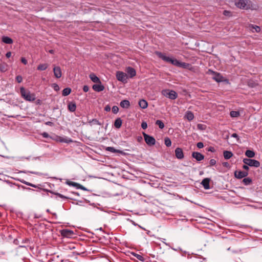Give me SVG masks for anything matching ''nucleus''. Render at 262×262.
I'll return each instance as SVG.
<instances>
[{
  "label": "nucleus",
  "instance_id": "09e8293b",
  "mask_svg": "<svg viewBox=\"0 0 262 262\" xmlns=\"http://www.w3.org/2000/svg\"><path fill=\"white\" fill-rule=\"evenodd\" d=\"M21 62L23 63H24L25 65L27 64V63H28V61H27V59L25 58H24V57H22L21 58Z\"/></svg>",
  "mask_w": 262,
  "mask_h": 262
},
{
  "label": "nucleus",
  "instance_id": "e2e57ef3",
  "mask_svg": "<svg viewBox=\"0 0 262 262\" xmlns=\"http://www.w3.org/2000/svg\"><path fill=\"white\" fill-rule=\"evenodd\" d=\"M243 169H245L246 170H249V167H248V165H243Z\"/></svg>",
  "mask_w": 262,
  "mask_h": 262
},
{
  "label": "nucleus",
  "instance_id": "1a4fd4ad",
  "mask_svg": "<svg viewBox=\"0 0 262 262\" xmlns=\"http://www.w3.org/2000/svg\"><path fill=\"white\" fill-rule=\"evenodd\" d=\"M247 3H248V0H236L235 4L240 9H246Z\"/></svg>",
  "mask_w": 262,
  "mask_h": 262
},
{
  "label": "nucleus",
  "instance_id": "a19ab883",
  "mask_svg": "<svg viewBox=\"0 0 262 262\" xmlns=\"http://www.w3.org/2000/svg\"><path fill=\"white\" fill-rule=\"evenodd\" d=\"M216 162L215 159H212L209 161L210 166H214L215 165Z\"/></svg>",
  "mask_w": 262,
  "mask_h": 262
},
{
  "label": "nucleus",
  "instance_id": "6ab92c4d",
  "mask_svg": "<svg viewBox=\"0 0 262 262\" xmlns=\"http://www.w3.org/2000/svg\"><path fill=\"white\" fill-rule=\"evenodd\" d=\"M120 105L124 108H127L130 106V102L127 100H123L120 102Z\"/></svg>",
  "mask_w": 262,
  "mask_h": 262
},
{
  "label": "nucleus",
  "instance_id": "f704fd0d",
  "mask_svg": "<svg viewBox=\"0 0 262 262\" xmlns=\"http://www.w3.org/2000/svg\"><path fill=\"white\" fill-rule=\"evenodd\" d=\"M164 143L166 146L167 147H169L171 145V141L170 139L168 137L165 138Z\"/></svg>",
  "mask_w": 262,
  "mask_h": 262
},
{
  "label": "nucleus",
  "instance_id": "9b49d317",
  "mask_svg": "<svg viewBox=\"0 0 262 262\" xmlns=\"http://www.w3.org/2000/svg\"><path fill=\"white\" fill-rule=\"evenodd\" d=\"M54 76L57 78H59L62 76L61 68L59 67H55L53 68Z\"/></svg>",
  "mask_w": 262,
  "mask_h": 262
},
{
  "label": "nucleus",
  "instance_id": "0eeeda50",
  "mask_svg": "<svg viewBox=\"0 0 262 262\" xmlns=\"http://www.w3.org/2000/svg\"><path fill=\"white\" fill-rule=\"evenodd\" d=\"M60 233L63 237L67 238H72L75 235L73 231L67 229L61 230Z\"/></svg>",
  "mask_w": 262,
  "mask_h": 262
},
{
  "label": "nucleus",
  "instance_id": "39448f33",
  "mask_svg": "<svg viewBox=\"0 0 262 262\" xmlns=\"http://www.w3.org/2000/svg\"><path fill=\"white\" fill-rule=\"evenodd\" d=\"M243 162L249 166H253L256 168L260 166V162L254 159L245 158L244 159Z\"/></svg>",
  "mask_w": 262,
  "mask_h": 262
},
{
  "label": "nucleus",
  "instance_id": "c03bdc74",
  "mask_svg": "<svg viewBox=\"0 0 262 262\" xmlns=\"http://www.w3.org/2000/svg\"><path fill=\"white\" fill-rule=\"evenodd\" d=\"M141 127L143 129H145L147 128V124L146 122H142L141 123Z\"/></svg>",
  "mask_w": 262,
  "mask_h": 262
},
{
  "label": "nucleus",
  "instance_id": "f257e3e1",
  "mask_svg": "<svg viewBox=\"0 0 262 262\" xmlns=\"http://www.w3.org/2000/svg\"><path fill=\"white\" fill-rule=\"evenodd\" d=\"M155 54L158 56V57L162 59L164 61L170 63L178 67H181L184 69H189V67L191 66L188 63L181 62L176 59H172L171 58L167 57L163 53L159 51H156L155 52Z\"/></svg>",
  "mask_w": 262,
  "mask_h": 262
},
{
  "label": "nucleus",
  "instance_id": "680f3d73",
  "mask_svg": "<svg viewBox=\"0 0 262 262\" xmlns=\"http://www.w3.org/2000/svg\"><path fill=\"white\" fill-rule=\"evenodd\" d=\"M61 141L65 142V143H70L72 141L71 140H67L64 139H62Z\"/></svg>",
  "mask_w": 262,
  "mask_h": 262
},
{
  "label": "nucleus",
  "instance_id": "7c9ffc66",
  "mask_svg": "<svg viewBox=\"0 0 262 262\" xmlns=\"http://www.w3.org/2000/svg\"><path fill=\"white\" fill-rule=\"evenodd\" d=\"M156 124L159 126L160 129H163L164 127V123L160 120H158L156 121Z\"/></svg>",
  "mask_w": 262,
  "mask_h": 262
},
{
  "label": "nucleus",
  "instance_id": "338daca9",
  "mask_svg": "<svg viewBox=\"0 0 262 262\" xmlns=\"http://www.w3.org/2000/svg\"><path fill=\"white\" fill-rule=\"evenodd\" d=\"M49 52L51 54H53L54 53V51L53 50H50Z\"/></svg>",
  "mask_w": 262,
  "mask_h": 262
},
{
  "label": "nucleus",
  "instance_id": "c756f323",
  "mask_svg": "<svg viewBox=\"0 0 262 262\" xmlns=\"http://www.w3.org/2000/svg\"><path fill=\"white\" fill-rule=\"evenodd\" d=\"M71 92V89L69 88H65L62 92V95L63 96H67L69 95Z\"/></svg>",
  "mask_w": 262,
  "mask_h": 262
},
{
  "label": "nucleus",
  "instance_id": "c9c22d12",
  "mask_svg": "<svg viewBox=\"0 0 262 262\" xmlns=\"http://www.w3.org/2000/svg\"><path fill=\"white\" fill-rule=\"evenodd\" d=\"M243 182L246 185H249L251 182H252V180L250 178H244L243 180Z\"/></svg>",
  "mask_w": 262,
  "mask_h": 262
},
{
  "label": "nucleus",
  "instance_id": "dca6fc26",
  "mask_svg": "<svg viewBox=\"0 0 262 262\" xmlns=\"http://www.w3.org/2000/svg\"><path fill=\"white\" fill-rule=\"evenodd\" d=\"M210 179L209 178H205L202 180L201 184L203 185L205 189H210Z\"/></svg>",
  "mask_w": 262,
  "mask_h": 262
},
{
  "label": "nucleus",
  "instance_id": "3c124183",
  "mask_svg": "<svg viewBox=\"0 0 262 262\" xmlns=\"http://www.w3.org/2000/svg\"><path fill=\"white\" fill-rule=\"evenodd\" d=\"M41 135L43 137L46 138L49 137V134L46 132H43Z\"/></svg>",
  "mask_w": 262,
  "mask_h": 262
},
{
  "label": "nucleus",
  "instance_id": "a878e982",
  "mask_svg": "<svg viewBox=\"0 0 262 262\" xmlns=\"http://www.w3.org/2000/svg\"><path fill=\"white\" fill-rule=\"evenodd\" d=\"M2 41L7 44H11L13 43V40L8 36H3L2 37Z\"/></svg>",
  "mask_w": 262,
  "mask_h": 262
},
{
  "label": "nucleus",
  "instance_id": "ddd939ff",
  "mask_svg": "<svg viewBox=\"0 0 262 262\" xmlns=\"http://www.w3.org/2000/svg\"><path fill=\"white\" fill-rule=\"evenodd\" d=\"M246 9L257 10L258 8L256 4L253 3L251 1L248 0Z\"/></svg>",
  "mask_w": 262,
  "mask_h": 262
},
{
  "label": "nucleus",
  "instance_id": "412c9836",
  "mask_svg": "<svg viewBox=\"0 0 262 262\" xmlns=\"http://www.w3.org/2000/svg\"><path fill=\"white\" fill-rule=\"evenodd\" d=\"M68 108L69 111L74 112L76 109V105L74 102H70L68 105Z\"/></svg>",
  "mask_w": 262,
  "mask_h": 262
},
{
  "label": "nucleus",
  "instance_id": "423d86ee",
  "mask_svg": "<svg viewBox=\"0 0 262 262\" xmlns=\"http://www.w3.org/2000/svg\"><path fill=\"white\" fill-rule=\"evenodd\" d=\"M143 135L146 143L149 146L154 145L156 143L155 139L145 133H143Z\"/></svg>",
  "mask_w": 262,
  "mask_h": 262
},
{
  "label": "nucleus",
  "instance_id": "79ce46f5",
  "mask_svg": "<svg viewBox=\"0 0 262 262\" xmlns=\"http://www.w3.org/2000/svg\"><path fill=\"white\" fill-rule=\"evenodd\" d=\"M76 188L78 189H80L81 190H88V189L85 187H84L83 186H82L78 183V185H77Z\"/></svg>",
  "mask_w": 262,
  "mask_h": 262
},
{
  "label": "nucleus",
  "instance_id": "2eb2a0df",
  "mask_svg": "<svg viewBox=\"0 0 262 262\" xmlns=\"http://www.w3.org/2000/svg\"><path fill=\"white\" fill-rule=\"evenodd\" d=\"M175 155L179 159H182L184 158V154L182 148L178 147L175 149Z\"/></svg>",
  "mask_w": 262,
  "mask_h": 262
},
{
  "label": "nucleus",
  "instance_id": "6e6552de",
  "mask_svg": "<svg viewBox=\"0 0 262 262\" xmlns=\"http://www.w3.org/2000/svg\"><path fill=\"white\" fill-rule=\"evenodd\" d=\"M116 78L118 81L122 82H126L127 81V75L126 73L121 72L118 71L116 72Z\"/></svg>",
  "mask_w": 262,
  "mask_h": 262
},
{
  "label": "nucleus",
  "instance_id": "49530a36",
  "mask_svg": "<svg viewBox=\"0 0 262 262\" xmlns=\"http://www.w3.org/2000/svg\"><path fill=\"white\" fill-rule=\"evenodd\" d=\"M196 146L199 148H202L204 147V144L202 142H198L196 144Z\"/></svg>",
  "mask_w": 262,
  "mask_h": 262
},
{
  "label": "nucleus",
  "instance_id": "864d4df0",
  "mask_svg": "<svg viewBox=\"0 0 262 262\" xmlns=\"http://www.w3.org/2000/svg\"><path fill=\"white\" fill-rule=\"evenodd\" d=\"M104 110L106 111V112H109L111 110V107L110 106L108 105H107L105 106V107H104Z\"/></svg>",
  "mask_w": 262,
  "mask_h": 262
},
{
  "label": "nucleus",
  "instance_id": "473e14b6",
  "mask_svg": "<svg viewBox=\"0 0 262 262\" xmlns=\"http://www.w3.org/2000/svg\"><path fill=\"white\" fill-rule=\"evenodd\" d=\"M230 116L231 117H237L239 116V112L238 111H231L230 113Z\"/></svg>",
  "mask_w": 262,
  "mask_h": 262
},
{
  "label": "nucleus",
  "instance_id": "4d7b16f0",
  "mask_svg": "<svg viewBox=\"0 0 262 262\" xmlns=\"http://www.w3.org/2000/svg\"><path fill=\"white\" fill-rule=\"evenodd\" d=\"M255 29V31L256 32H259L260 31V28L259 27L257 26H255V27H254Z\"/></svg>",
  "mask_w": 262,
  "mask_h": 262
},
{
  "label": "nucleus",
  "instance_id": "7ed1b4c3",
  "mask_svg": "<svg viewBox=\"0 0 262 262\" xmlns=\"http://www.w3.org/2000/svg\"><path fill=\"white\" fill-rule=\"evenodd\" d=\"M161 93L165 97L171 100H174L178 97L177 93L173 90L168 89L163 90L162 91Z\"/></svg>",
  "mask_w": 262,
  "mask_h": 262
},
{
  "label": "nucleus",
  "instance_id": "f03ea898",
  "mask_svg": "<svg viewBox=\"0 0 262 262\" xmlns=\"http://www.w3.org/2000/svg\"><path fill=\"white\" fill-rule=\"evenodd\" d=\"M20 93L21 97L26 101H33L35 100V95L31 94L30 91L26 90L24 87L20 88Z\"/></svg>",
  "mask_w": 262,
  "mask_h": 262
},
{
  "label": "nucleus",
  "instance_id": "a18cd8bd",
  "mask_svg": "<svg viewBox=\"0 0 262 262\" xmlns=\"http://www.w3.org/2000/svg\"><path fill=\"white\" fill-rule=\"evenodd\" d=\"M44 191H48V192H50V193L53 194H55L57 196H59V194H60V193H58V192H54V191H52L51 190H47V189H43Z\"/></svg>",
  "mask_w": 262,
  "mask_h": 262
},
{
  "label": "nucleus",
  "instance_id": "052dcab7",
  "mask_svg": "<svg viewBox=\"0 0 262 262\" xmlns=\"http://www.w3.org/2000/svg\"><path fill=\"white\" fill-rule=\"evenodd\" d=\"M54 89L55 91H57L59 89V88L57 84H54Z\"/></svg>",
  "mask_w": 262,
  "mask_h": 262
},
{
  "label": "nucleus",
  "instance_id": "bb28decb",
  "mask_svg": "<svg viewBox=\"0 0 262 262\" xmlns=\"http://www.w3.org/2000/svg\"><path fill=\"white\" fill-rule=\"evenodd\" d=\"M105 150L106 151H110V152H113V153H120V152H121V151H120L119 150H118V149H116L113 147H106L105 148Z\"/></svg>",
  "mask_w": 262,
  "mask_h": 262
},
{
  "label": "nucleus",
  "instance_id": "cd10ccee",
  "mask_svg": "<svg viewBox=\"0 0 262 262\" xmlns=\"http://www.w3.org/2000/svg\"><path fill=\"white\" fill-rule=\"evenodd\" d=\"M48 67V64L47 63H42L40 64L37 67V70L39 71H44L46 70Z\"/></svg>",
  "mask_w": 262,
  "mask_h": 262
},
{
  "label": "nucleus",
  "instance_id": "ea45409f",
  "mask_svg": "<svg viewBox=\"0 0 262 262\" xmlns=\"http://www.w3.org/2000/svg\"><path fill=\"white\" fill-rule=\"evenodd\" d=\"M231 137H233V138H235L237 140V141L238 142V143H241V141H240V139H239V138L238 136V135L236 133H233L231 135Z\"/></svg>",
  "mask_w": 262,
  "mask_h": 262
},
{
  "label": "nucleus",
  "instance_id": "774afa93",
  "mask_svg": "<svg viewBox=\"0 0 262 262\" xmlns=\"http://www.w3.org/2000/svg\"><path fill=\"white\" fill-rule=\"evenodd\" d=\"M47 212H48L50 213V210H49V209H47Z\"/></svg>",
  "mask_w": 262,
  "mask_h": 262
},
{
  "label": "nucleus",
  "instance_id": "72a5a7b5",
  "mask_svg": "<svg viewBox=\"0 0 262 262\" xmlns=\"http://www.w3.org/2000/svg\"><path fill=\"white\" fill-rule=\"evenodd\" d=\"M133 255L135 257H136L138 259H139V260H140L141 261H144V258L142 255L137 254V253H133Z\"/></svg>",
  "mask_w": 262,
  "mask_h": 262
},
{
  "label": "nucleus",
  "instance_id": "aec40b11",
  "mask_svg": "<svg viewBox=\"0 0 262 262\" xmlns=\"http://www.w3.org/2000/svg\"><path fill=\"white\" fill-rule=\"evenodd\" d=\"M122 124V120L120 118H117L114 122V126L117 128L119 129L121 127Z\"/></svg>",
  "mask_w": 262,
  "mask_h": 262
},
{
  "label": "nucleus",
  "instance_id": "b1692460",
  "mask_svg": "<svg viewBox=\"0 0 262 262\" xmlns=\"http://www.w3.org/2000/svg\"><path fill=\"white\" fill-rule=\"evenodd\" d=\"M139 105L141 108L145 109L147 108L148 103L146 100L142 99L139 101Z\"/></svg>",
  "mask_w": 262,
  "mask_h": 262
},
{
  "label": "nucleus",
  "instance_id": "c85d7f7f",
  "mask_svg": "<svg viewBox=\"0 0 262 262\" xmlns=\"http://www.w3.org/2000/svg\"><path fill=\"white\" fill-rule=\"evenodd\" d=\"M245 155L247 157L251 158L255 156V152L253 150H247L245 152Z\"/></svg>",
  "mask_w": 262,
  "mask_h": 262
},
{
  "label": "nucleus",
  "instance_id": "69168bd1",
  "mask_svg": "<svg viewBox=\"0 0 262 262\" xmlns=\"http://www.w3.org/2000/svg\"><path fill=\"white\" fill-rule=\"evenodd\" d=\"M223 166H224L227 167V166L229 165V164H228V163H227V162H224V163H223Z\"/></svg>",
  "mask_w": 262,
  "mask_h": 262
},
{
  "label": "nucleus",
  "instance_id": "0e129e2a",
  "mask_svg": "<svg viewBox=\"0 0 262 262\" xmlns=\"http://www.w3.org/2000/svg\"><path fill=\"white\" fill-rule=\"evenodd\" d=\"M232 251L233 253H239V252H241V250H234V251Z\"/></svg>",
  "mask_w": 262,
  "mask_h": 262
},
{
  "label": "nucleus",
  "instance_id": "6e6d98bb",
  "mask_svg": "<svg viewBox=\"0 0 262 262\" xmlns=\"http://www.w3.org/2000/svg\"><path fill=\"white\" fill-rule=\"evenodd\" d=\"M45 124L47 125H49V126H53V123L52 122H51V121H48V122H46L45 123Z\"/></svg>",
  "mask_w": 262,
  "mask_h": 262
},
{
  "label": "nucleus",
  "instance_id": "bf43d9fd",
  "mask_svg": "<svg viewBox=\"0 0 262 262\" xmlns=\"http://www.w3.org/2000/svg\"><path fill=\"white\" fill-rule=\"evenodd\" d=\"M11 56V52H8L6 54V56L7 58H9Z\"/></svg>",
  "mask_w": 262,
  "mask_h": 262
},
{
  "label": "nucleus",
  "instance_id": "4be33fe9",
  "mask_svg": "<svg viewBox=\"0 0 262 262\" xmlns=\"http://www.w3.org/2000/svg\"><path fill=\"white\" fill-rule=\"evenodd\" d=\"M185 118L188 120V121H191L194 118V115L193 113L191 111H187L185 114Z\"/></svg>",
  "mask_w": 262,
  "mask_h": 262
},
{
  "label": "nucleus",
  "instance_id": "f3484780",
  "mask_svg": "<svg viewBox=\"0 0 262 262\" xmlns=\"http://www.w3.org/2000/svg\"><path fill=\"white\" fill-rule=\"evenodd\" d=\"M92 88L95 91L98 92H101L104 89V86L101 84V83L99 84H94Z\"/></svg>",
  "mask_w": 262,
  "mask_h": 262
},
{
  "label": "nucleus",
  "instance_id": "2f4dec72",
  "mask_svg": "<svg viewBox=\"0 0 262 262\" xmlns=\"http://www.w3.org/2000/svg\"><path fill=\"white\" fill-rule=\"evenodd\" d=\"M89 123L91 125L92 123L94 124H97L99 125H101L102 123L100 122L98 120L96 119H93L92 120H90Z\"/></svg>",
  "mask_w": 262,
  "mask_h": 262
},
{
  "label": "nucleus",
  "instance_id": "9d476101",
  "mask_svg": "<svg viewBox=\"0 0 262 262\" xmlns=\"http://www.w3.org/2000/svg\"><path fill=\"white\" fill-rule=\"evenodd\" d=\"M248 174V172L245 171L236 170L234 172V176L237 179H242L247 177Z\"/></svg>",
  "mask_w": 262,
  "mask_h": 262
},
{
  "label": "nucleus",
  "instance_id": "5fc2aeb1",
  "mask_svg": "<svg viewBox=\"0 0 262 262\" xmlns=\"http://www.w3.org/2000/svg\"><path fill=\"white\" fill-rule=\"evenodd\" d=\"M208 151L213 152L215 151V149L213 147L210 146L209 147Z\"/></svg>",
  "mask_w": 262,
  "mask_h": 262
},
{
  "label": "nucleus",
  "instance_id": "e433bc0d",
  "mask_svg": "<svg viewBox=\"0 0 262 262\" xmlns=\"http://www.w3.org/2000/svg\"><path fill=\"white\" fill-rule=\"evenodd\" d=\"M66 184H68L69 186H72L74 187H77V185H78V183L72 181H70L69 180L67 181Z\"/></svg>",
  "mask_w": 262,
  "mask_h": 262
},
{
  "label": "nucleus",
  "instance_id": "58836bf2",
  "mask_svg": "<svg viewBox=\"0 0 262 262\" xmlns=\"http://www.w3.org/2000/svg\"><path fill=\"white\" fill-rule=\"evenodd\" d=\"M112 112L114 114H117L119 112V108L117 106H113L112 107Z\"/></svg>",
  "mask_w": 262,
  "mask_h": 262
},
{
  "label": "nucleus",
  "instance_id": "5701e85b",
  "mask_svg": "<svg viewBox=\"0 0 262 262\" xmlns=\"http://www.w3.org/2000/svg\"><path fill=\"white\" fill-rule=\"evenodd\" d=\"M8 69V65L5 63L3 62L0 63V72H5Z\"/></svg>",
  "mask_w": 262,
  "mask_h": 262
},
{
  "label": "nucleus",
  "instance_id": "a211bd4d",
  "mask_svg": "<svg viewBox=\"0 0 262 262\" xmlns=\"http://www.w3.org/2000/svg\"><path fill=\"white\" fill-rule=\"evenodd\" d=\"M90 78L93 82L95 83H101L100 79L95 74H91L90 75Z\"/></svg>",
  "mask_w": 262,
  "mask_h": 262
},
{
  "label": "nucleus",
  "instance_id": "4468645a",
  "mask_svg": "<svg viewBox=\"0 0 262 262\" xmlns=\"http://www.w3.org/2000/svg\"><path fill=\"white\" fill-rule=\"evenodd\" d=\"M126 72L129 75V78H133L136 75V70L132 67H128L126 68Z\"/></svg>",
  "mask_w": 262,
  "mask_h": 262
},
{
  "label": "nucleus",
  "instance_id": "f8f14e48",
  "mask_svg": "<svg viewBox=\"0 0 262 262\" xmlns=\"http://www.w3.org/2000/svg\"><path fill=\"white\" fill-rule=\"evenodd\" d=\"M192 157L198 161H200L204 159V156L203 154L196 151L192 153Z\"/></svg>",
  "mask_w": 262,
  "mask_h": 262
},
{
  "label": "nucleus",
  "instance_id": "de8ad7c7",
  "mask_svg": "<svg viewBox=\"0 0 262 262\" xmlns=\"http://www.w3.org/2000/svg\"><path fill=\"white\" fill-rule=\"evenodd\" d=\"M197 127H198V129H201V130L204 129V125H203L202 124H198L197 125Z\"/></svg>",
  "mask_w": 262,
  "mask_h": 262
},
{
  "label": "nucleus",
  "instance_id": "603ef678",
  "mask_svg": "<svg viewBox=\"0 0 262 262\" xmlns=\"http://www.w3.org/2000/svg\"><path fill=\"white\" fill-rule=\"evenodd\" d=\"M223 14L225 16H230V12L229 11L225 10L223 12Z\"/></svg>",
  "mask_w": 262,
  "mask_h": 262
},
{
  "label": "nucleus",
  "instance_id": "8fccbe9b",
  "mask_svg": "<svg viewBox=\"0 0 262 262\" xmlns=\"http://www.w3.org/2000/svg\"><path fill=\"white\" fill-rule=\"evenodd\" d=\"M89 90V87L88 86V85H84L83 87V91L84 92H88Z\"/></svg>",
  "mask_w": 262,
  "mask_h": 262
},
{
  "label": "nucleus",
  "instance_id": "4c0bfd02",
  "mask_svg": "<svg viewBox=\"0 0 262 262\" xmlns=\"http://www.w3.org/2000/svg\"><path fill=\"white\" fill-rule=\"evenodd\" d=\"M24 183L26 185H28V186H31L32 187H34V188H37L38 189H41V188L38 186L34 185L33 184H32L31 183H29V182H24Z\"/></svg>",
  "mask_w": 262,
  "mask_h": 262
},
{
  "label": "nucleus",
  "instance_id": "20e7f679",
  "mask_svg": "<svg viewBox=\"0 0 262 262\" xmlns=\"http://www.w3.org/2000/svg\"><path fill=\"white\" fill-rule=\"evenodd\" d=\"M208 75L212 76V78L216 82H221L223 80V76L220 73L213 71L212 70L209 69L207 73Z\"/></svg>",
  "mask_w": 262,
  "mask_h": 262
},
{
  "label": "nucleus",
  "instance_id": "13d9d810",
  "mask_svg": "<svg viewBox=\"0 0 262 262\" xmlns=\"http://www.w3.org/2000/svg\"><path fill=\"white\" fill-rule=\"evenodd\" d=\"M59 197H60V198H62V199H68L69 198L66 196H64L61 194H59Z\"/></svg>",
  "mask_w": 262,
  "mask_h": 262
},
{
  "label": "nucleus",
  "instance_id": "393cba45",
  "mask_svg": "<svg viewBox=\"0 0 262 262\" xmlns=\"http://www.w3.org/2000/svg\"><path fill=\"white\" fill-rule=\"evenodd\" d=\"M224 157L225 159H229L233 156V154L230 151L225 150L223 152Z\"/></svg>",
  "mask_w": 262,
  "mask_h": 262
},
{
  "label": "nucleus",
  "instance_id": "37998d69",
  "mask_svg": "<svg viewBox=\"0 0 262 262\" xmlns=\"http://www.w3.org/2000/svg\"><path fill=\"white\" fill-rule=\"evenodd\" d=\"M16 80L18 83H20L23 81V78L20 75H18L16 77Z\"/></svg>",
  "mask_w": 262,
  "mask_h": 262
}]
</instances>
